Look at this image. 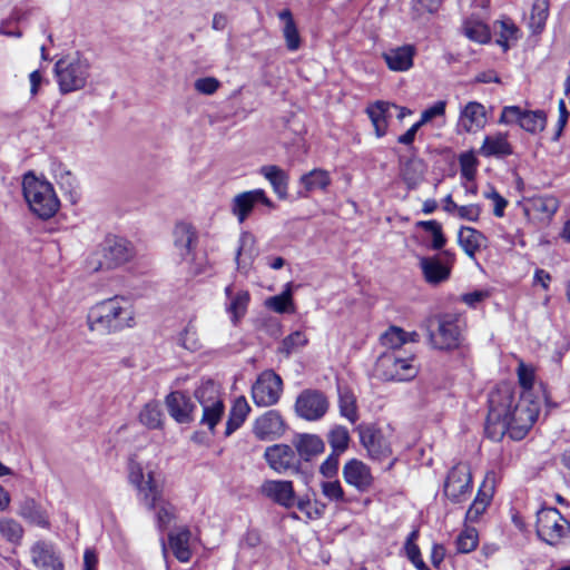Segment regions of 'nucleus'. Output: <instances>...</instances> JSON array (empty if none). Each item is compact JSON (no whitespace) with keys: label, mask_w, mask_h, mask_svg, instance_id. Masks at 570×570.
<instances>
[{"label":"nucleus","mask_w":570,"mask_h":570,"mask_svg":"<svg viewBox=\"0 0 570 570\" xmlns=\"http://www.w3.org/2000/svg\"><path fill=\"white\" fill-rule=\"evenodd\" d=\"M462 30L466 38L479 43H487L491 39L490 29L481 19L471 17L464 20Z\"/></svg>","instance_id":"ea45409f"},{"label":"nucleus","mask_w":570,"mask_h":570,"mask_svg":"<svg viewBox=\"0 0 570 570\" xmlns=\"http://www.w3.org/2000/svg\"><path fill=\"white\" fill-rule=\"evenodd\" d=\"M278 18L284 22L283 36L285 39L286 48L289 51L298 50L302 40L291 10H282L281 12H278Z\"/></svg>","instance_id":"c9c22d12"},{"label":"nucleus","mask_w":570,"mask_h":570,"mask_svg":"<svg viewBox=\"0 0 570 570\" xmlns=\"http://www.w3.org/2000/svg\"><path fill=\"white\" fill-rule=\"evenodd\" d=\"M249 410L250 407L245 397L242 396L235 400L226 422V436H229L243 425L249 413Z\"/></svg>","instance_id":"e433bc0d"},{"label":"nucleus","mask_w":570,"mask_h":570,"mask_svg":"<svg viewBox=\"0 0 570 570\" xmlns=\"http://www.w3.org/2000/svg\"><path fill=\"white\" fill-rule=\"evenodd\" d=\"M283 392V381L274 371H264L252 386V399L257 406L276 404Z\"/></svg>","instance_id":"ddd939ff"},{"label":"nucleus","mask_w":570,"mask_h":570,"mask_svg":"<svg viewBox=\"0 0 570 570\" xmlns=\"http://www.w3.org/2000/svg\"><path fill=\"white\" fill-rule=\"evenodd\" d=\"M443 0H412V10L416 17H421L424 13L436 12Z\"/></svg>","instance_id":"bf43d9fd"},{"label":"nucleus","mask_w":570,"mask_h":570,"mask_svg":"<svg viewBox=\"0 0 570 570\" xmlns=\"http://www.w3.org/2000/svg\"><path fill=\"white\" fill-rule=\"evenodd\" d=\"M458 242L464 253L474 259L475 254L485 247L487 237L473 227L462 226L458 233Z\"/></svg>","instance_id":"7c9ffc66"},{"label":"nucleus","mask_w":570,"mask_h":570,"mask_svg":"<svg viewBox=\"0 0 570 570\" xmlns=\"http://www.w3.org/2000/svg\"><path fill=\"white\" fill-rule=\"evenodd\" d=\"M499 24V39L497 42L503 48L504 51L509 49V41H515L520 37L519 28L510 20H501L497 22Z\"/></svg>","instance_id":"8fccbe9b"},{"label":"nucleus","mask_w":570,"mask_h":570,"mask_svg":"<svg viewBox=\"0 0 570 570\" xmlns=\"http://www.w3.org/2000/svg\"><path fill=\"white\" fill-rule=\"evenodd\" d=\"M414 362L413 355L402 356L400 352H384L375 363V374L383 381H410L419 373Z\"/></svg>","instance_id":"0eeeda50"},{"label":"nucleus","mask_w":570,"mask_h":570,"mask_svg":"<svg viewBox=\"0 0 570 570\" xmlns=\"http://www.w3.org/2000/svg\"><path fill=\"white\" fill-rule=\"evenodd\" d=\"M19 515L30 522L31 524L48 528L49 521L46 512L33 499H26L21 502Z\"/></svg>","instance_id":"58836bf2"},{"label":"nucleus","mask_w":570,"mask_h":570,"mask_svg":"<svg viewBox=\"0 0 570 570\" xmlns=\"http://www.w3.org/2000/svg\"><path fill=\"white\" fill-rule=\"evenodd\" d=\"M472 491V474L468 463H458L448 473L444 482V495L453 503H461Z\"/></svg>","instance_id":"f8f14e48"},{"label":"nucleus","mask_w":570,"mask_h":570,"mask_svg":"<svg viewBox=\"0 0 570 570\" xmlns=\"http://www.w3.org/2000/svg\"><path fill=\"white\" fill-rule=\"evenodd\" d=\"M549 17V1L548 0H535L532 4L529 28L532 33H540L546 26Z\"/></svg>","instance_id":"37998d69"},{"label":"nucleus","mask_w":570,"mask_h":570,"mask_svg":"<svg viewBox=\"0 0 570 570\" xmlns=\"http://www.w3.org/2000/svg\"><path fill=\"white\" fill-rule=\"evenodd\" d=\"M286 424L276 410H269L256 419L254 424V434L259 440H275L283 435Z\"/></svg>","instance_id":"412c9836"},{"label":"nucleus","mask_w":570,"mask_h":570,"mask_svg":"<svg viewBox=\"0 0 570 570\" xmlns=\"http://www.w3.org/2000/svg\"><path fill=\"white\" fill-rule=\"evenodd\" d=\"M529 209L541 218H551L559 208V202L554 196H537L529 200Z\"/></svg>","instance_id":"a19ab883"},{"label":"nucleus","mask_w":570,"mask_h":570,"mask_svg":"<svg viewBox=\"0 0 570 570\" xmlns=\"http://www.w3.org/2000/svg\"><path fill=\"white\" fill-rule=\"evenodd\" d=\"M416 227L423 228L432 235V245L433 249H441L445 243L446 238L442 232V225L436 220H420L416 223Z\"/></svg>","instance_id":"864d4df0"},{"label":"nucleus","mask_w":570,"mask_h":570,"mask_svg":"<svg viewBox=\"0 0 570 570\" xmlns=\"http://www.w3.org/2000/svg\"><path fill=\"white\" fill-rule=\"evenodd\" d=\"M459 164H460V174L463 178L466 180H473L475 173H476V166H478V159L473 155V153H464L459 157Z\"/></svg>","instance_id":"13d9d810"},{"label":"nucleus","mask_w":570,"mask_h":570,"mask_svg":"<svg viewBox=\"0 0 570 570\" xmlns=\"http://www.w3.org/2000/svg\"><path fill=\"white\" fill-rule=\"evenodd\" d=\"M163 413L157 404L148 403L139 414L140 422L149 429H157L161 425Z\"/></svg>","instance_id":"5fc2aeb1"},{"label":"nucleus","mask_w":570,"mask_h":570,"mask_svg":"<svg viewBox=\"0 0 570 570\" xmlns=\"http://www.w3.org/2000/svg\"><path fill=\"white\" fill-rule=\"evenodd\" d=\"M456 214L461 219L476 222L481 214V207L476 204L460 206Z\"/></svg>","instance_id":"338daca9"},{"label":"nucleus","mask_w":570,"mask_h":570,"mask_svg":"<svg viewBox=\"0 0 570 570\" xmlns=\"http://www.w3.org/2000/svg\"><path fill=\"white\" fill-rule=\"evenodd\" d=\"M497 483V474L490 471L485 474L482 484L479 488L478 494L466 511V519L474 522L485 511L487 507L492 501Z\"/></svg>","instance_id":"393cba45"},{"label":"nucleus","mask_w":570,"mask_h":570,"mask_svg":"<svg viewBox=\"0 0 570 570\" xmlns=\"http://www.w3.org/2000/svg\"><path fill=\"white\" fill-rule=\"evenodd\" d=\"M219 86V80L214 77L198 78L194 82L195 90L203 95L215 94Z\"/></svg>","instance_id":"052dcab7"},{"label":"nucleus","mask_w":570,"mask_h":570,"mask_svg":"<svg viewBox=\"0 0 570 570\" xmlns=\"http://www.w3.org/2000/svg\"><path fill=\"white\" fill-rule=\"evenodd\" d=\"M174 248L181 262L189 265L188 272L194 275H200L207 271V262L196 261V247L198 244V233L189 223L176 224L173 232Z\"/></svg>","instance_id":"423d86ee"},{"label":"nucleus","mask_w":570,"mask_h":570,"mask_svg":"<svg viewBox=\"0 0 570 570\" xmlns=\"http://www.w3.org/2000/svg\"><path fill=\"white\" fill-rule=\"evenodd\" d=\"M341 454L332 452L327 459L321 464L320 472L323 476L332 479L338 471V458Z\"/></svg>","instance_id":"0e129e2a"},{"label":"nucleus","mask_w":570,"mask_h":570,"mask_svg":"<svg viewBox=\"0 0 570 570\" xmlns=\"http://www.w3.org/2000/svg\"><path fill=\"white\" fill-rule=\"evenodd\" d=\"M257 203L269 208L274 207L273 202L266 196L263 189H253L237 194L232 199L230 212L242 224L247 219Z\"/></svg>","instance_id":"6ab92c4d"},{"label":"nucleus","mask_w":570,"mask_h":570,"mask_svg":"<svg viewBox=\"0 0 570 570\" xmlns=\"http://www.w3.org/2000/svg\"><path fill=\"white\" fill-rule=\"evenodd\" d=\"M263 175L272 185L274 193L282 199L287 197L288 175L276 165H266L261 167Z\"/></svg>","instance_id":"f704fd0d"},{"label":"nucleus","mask_w":570,"mask_h":570,"mask_svg":"<svg viewBox=\"0 0 570 570\" xmlns=\"http://www.w3.org/2000/svg\"><path fill=\"white\" fill-rule=\"evenodd\" d=\"M405 552L409 560L417 570H430V568L425 564V562L422 559L419 546H412L410 547V550Z\"/></svg>","instance_id":"774afa93"},{"label":"nucleus","mask_w":570,"mask_h":570,"mask_svg":"<svg viewBox=\"0 0 570 570\" xmlns=\"http://www.w3.org/2000/svg\"><path fill=\"white\" fill-rule=\"evenodd\" d=\"M350 433L345 426L335 425L327 434V441L332 448V452L342 454L350 444Z\"/></svg>","instance_id":"a18cd8bd"},{"label":"nucleus","mask_w":570,"mask_h":570,"mask_svg":"<svg viewBox=\"0 0 570 570\" xmlns=\"http://www.w3.org/2000/svg\"><path fill=\"white\" fill-rule=\"evenodd\" d=\"M0 534L11 543H19L23 535V528L13 519H0Z\"/></svg>","instance_id":"603ef678"},{"label":"nucleus","mask_w":570,"mask_h":570,"mask_svg":"<svg viewBox=\"0 0 570 570\" xmlns=\"http://www.w3.org/2000/svg\"><path fill=\"white\" fill-rule=\"evenodd\" d=\"M517 375L523 390L518 401L514 389L505 383L498 385L489 395L485 434L493 441H500L505 433L514 440H521L538 419L540 406L531 395L535 371L533 366L520 361Z\"/></svg>","instance_id":"f257e3e1"},{"label":"nucleus","mask_w":570,"mask_h":570,"mask_svg":"<svg viewBox=\"0 0 570 570\" xmlns=\"http://www.w3.org/2000/svg\"><path fill=\"white\" fill-rule=\"evenodd\" d=\"M293 445L299 460L309 461L312 458L323 453L325 444L315 434H299L293 440Z\"/></svg>","instance_id":"c756f323"},{"label":"nucleus","mask_w":570,"mask_h":570,"mask_svg":"<svg viewBox=\"0 0 570 570\" xmlns=\"http://www.w3.org/2000/svg\"><path fill=\"white\" fill-rule=\"evenodd\" d=\"M328 406V400L323 392L307 389L297 396L295 412L306 421H318L326 414Z\"/></svg>","instance_id":"4468645a"},{"label":"nucleus","mask_w":570,"mask_h":570,"mask_svg":"<svg viewBox=\"0 0 570 570\" xmlns=\"http://www.w3.org/2000/svg\"><path fill=\"white\" fill-rule=\"evenodd\" d=\"M308 340L306 335L301 332L296 331L289 335H287L283 341L282 345L279 347V351L284 353L286 356L291 355L292 353L298 351L299 348L304 347L307 344Z\"/></svg>","instance_id":"6e6d98bb"},{"label":"nucleus","mask_w":570,"mask_h":570,"mask_svg":"<svg viewBox=\"0 0 570 570\" xmlns=\"http://www.w3.org/2000/svg\"><path fill=\"white\" fill-rule=\"evenodd\" d=\"M264 458L269 468L281 474L288 471L297 473L301 469V460L288 444H274L266 448Z\"/></svg>","instance_id":"dca6fc26"},{"label":"nucleus","mask_w":570,"mask_h":570,"mask_svg":"<svg viewBox=\"0 0 570 570\" xmlns=\"http://www.w3.org/2000/svg\"><path fill=\"white\" fill-rule=\"evenodd\" d=\"M129 483L135 488L138 502L145 508H154L155 502L165 497L164 483L150 466L131 461L128 470Z\"/></svg>","instance_id":"20e7f679"},{"label":"nucleus","mask_w":570,"mask_h":570,"mask_svg":"<svg viewBox=\"0 0 570 570\" xmlns=\"http://www.w3.org/2000/svg\"><path fill=\"white\" fill-rule=\"evenodd\" d=\"M135 255L131 243L121 237L106 238L101 248V259L92 266L95 272L117 268L129 262Z\"/></svg>","instance_id":"9b49d317"},{"label":"nucleus","mask_w":570,"mask_h":570,"mask_svg":"<svg viewBox=\"0 0 570 570\" xmlns=\"http://www.w3.org/2000/svg\"><path fill=\"white\" fill-rule=\"evenodd\" d=\"M257 255L258 249L255 236L248 232L242 233L235 257L237 269L240 273L247 274Z\"/></svg>","instance_id":"bb28decb"},{"label":"nucleus","mask_w":570,"mask_h":570,"mask_svg":"<svg viewBox=\"0 0 570 570\" xmlns=\"http://www.w3.org/2000/svg\"><path fill=\"white\" fill-rule=\"evenodd\" d=\"M537 535L549 546H558L570 532L568 522L556 508H544L537 513Z\"/></svg>","instance_id":"6e6552de"},{"label":"nucleus","mask_w":570,"mask_h":570,"mask_svg":"<svg viewBox=\"0 0 570 570\" xmlns=\"http://www.w3.org/2000/svg\"><path fill=\"white\" fill-rule=\"evenodd\" d=\"M391 108H397V106L386 101H376L366 108V114L372 121L377 137H383L386 134Z\"/></svg>","instance_id":"2f4dec72"},{"label":"nucleus","mask_w":570,"mask_h":570,"mask_svg":"<svg viewBox=\"0 0 570 570\" xmlns=\"http://www.w3.org/2000/svg\"><path fill=\"white\" fill-rule=\"evenodd\" d=\"M547 117L544 111H524L520 127L528 132L537 134L546 128Z\"/></svg>","instance_id":"de8ad7c7"},{"label":"nucleus","mask_w":570,"mask_h":570,"mask_svg":"<svg viewBox=\"0 0 570 570\" xmlns=\"http://www.w3.org/2000/svg\"><path fill=\"white\" fill-rule=\"evenodd\" d=\"M195 396L203 406L200 423L207 425L213 431L222 420L225 410L216 384L210 380L203 382L195 391Z\"/></svg>","instance_id":"9d476101"},{"label":"nucleus","mask_w":570,"mask_h":570,"mask_svg":"<svg viewBox=\"0 0 570 570\" xmlns=\"http://www.w3.org/2000/svg\"><path fill=\"white\" fill-rule=\"evenodd\" d=\"M267 308L283 314L293 311V299H292V291L291 285L288 284L286 289L282 292L279 295H275L268 297L265 302Z\"/></svg>","instance_id":"09e8293b"},{"label":"nucleus","mask_w":570,"mask_h":570,"mask_svg":"<svg viewBox=\"0 0 570 570\" xmlns=\"http://www.w3.org/2000/svg\"><path fill=\"white\" fill-rule=\"evenodd\" d=\"M425 173L424 163L415 157L400 161V176L409 189H415L422 181Z\"/></svg>","instance_id":"473e14b6"},{"label":"nucleus","mask_w":570,"mask_h":570,"mask_svg":"<svg viewBox=\"0 0 570 570\" xmlns=\"http://www.w3.org/2000/svg\"><path fill=\"white\" fill-rule=\"evenodd\" d=\"M89 331L99 334L120 332L135 325L131 303L124 296H114L92 305L87 314Z\"/></svg>","instance_id":"f03ea898"},{"label":"nucleus","mask_w":570,"mask_h":570,"mask_svg":"<svg viewBox=\"0 0 570 570\" xmlns=\"http://www.w3.org/2000/svg\"><path fill=\"white\" fill-rule=\"evenodd\" d=\"M225 311L229 314L232 323L237 325L247 313L250 294L247 289L236 288L230 284L225 287Z\"/></svg>","instance_id":"b1692460"},{"label":"nucleus","mask_w":570,"mask_h":570,"mask_svg":"<svg viewBox=\"0 0 570 570\" xmlns=\"http://www.w3.org/2000/svg\"><path fill=\"white\" fill-rule=\"evenodd\" d=\"M332 183L327 170L315 168L299 178V184L304 187V193L299 191L302 197H307L309 193L325 190Z\"/></svg>","instance_id":"72a5a7b5"},{"label":"nucleus","mask_w":570,"mask_h":570,"mask_svg":"<svg viewBox=\"0 0 570 570\" xmlns=\"http://www.w3.org/2000/svg\"><path fill=\"white\" fill-rule=\"evenodd\" d=\"M166 405L170 416L178 423L185 424L193 421L195 404L183 392H171L166 397Z\"/></svg>","instance_id":"a878e982"},{"label":"nucleus","mask_w":570,"mask_h":570,"mask_svg":"<svg viewBox=\"0 0 570 570\" xmlns=\"http://www.w3.org/2000/svg\"><path fill=\"white\" fill-rule=\"evenodd\" d=\"M487 124V111L482 104L478 101H469L461 108L458 128L459 132H476L484 128Z\"/></svg>","instance_id":"4be33fe9"},{"label":"nucleus","mask_w":570,"mask_h":570,"mask_svg":"<svg viewBox=\"0 0 570 570\" xmlns=\"http://www.w3.org/2000/svg\"><path fill=\"white\" fill-rule=\"evenodd\" d=\"M55 73L60 92L66 95L85 88L90 77V63L86 58L68 56L56 62Z\"/></svg>","instance_id":"39448f33"},{"label":"nucleus","mask_w":570,"mask_h":570,"mask_svg":"<svg viewBox=\"0 0 570 570\" xmlns=\"http://www.w3.org/2000/svg\"><path fill=\"white\" fill-rule=\"evenodd\" d=\"M453 263L454 254L449 250L442 253V258L440 256L420 258V267L424 279L431 285H438L448 281Z\"/></svg>","instance_id":"2eb2a0df"},{"label":"nucleus","mask_w":570,"mask_h":570,"mask_svg":"<svg viewBox=\"0 0 570 570\" xmlns=\"http://www.w3.org/2000/svg\"><path fill=\"white\" fill-rule=\"evenodd\" d=\"M415 48L405 45L383 52V59L392 71H407L413 66Z\"/></svg>","instance_id":"cd10ccee"},{"label":"nucleus","mask_w":570,"mask_h":570,"mask_svg":"<svg viewBox=\"0 0 570 570\" xmlns=\"http://www.w3.org/2000/svg\"><path fill=\"white\" fill-rule=\"evenodd\" d=\"M190 531L186 528L169 534V546L175 557L181 561L187 562L191 557L189 548Z\"/></svg>","instance_id":"4c0bfd02"},{"label":"nucleus","mask_w":570,"mask_h":570,"mask_svg":"<svg viewBox=\"0 0 570 570\" xmlns=\"http://www.w3.org/2000/svg\"><path fill=\"white\" fill-rule=\"evenodd\" d=\"M30 556L38 570H63L61 557L51 542L37 541L30 548Z\"/></svg>","instance_id":"aec40b11"},{"label":"nucleus","mask_w":570,"mask_h":570,"mask_svg":"<svg viewBox=\"0 0 570 570\" xmlns=\"http://www.w3.org/2000/svg\"><path fill=\"white\" fill-rule=\"evenodd\" d=\"M446 102L444 100L436 101L433 106L426 108L419 120V122L423 126L426 122L431 121L433 118L443 116L445 112Z\"/></svg>","instance_id":"69168bd1"},{"label":"nucleus","mask_w":570,"mask_h":570,"mask_svg":"<svg viewBox=\"0 0 570 570\" xmlns=\"http://www.w3.org/2000/svg\"><path fill=\"white\" fill-rule=\"evenodd\" d=\"M259 493L285 509L295 507L297 501L293 482L288 480H265Z\"/></svg>","instance_id":"f3484780"},{"label":"nucleus","mask_w":570,"mask_h":570,"mask_svg":"<svg viewBox=\"0 0 570 570\" xmlns=\"http://www.w3.org/2000/svg\"><path fill=\"white\" fill-rule=\"evenodd\" d=\"M338 407L342 416L347 419L352 424L358 420L356 397L348 390H340Z\"/></svg>","instance_id":"c03bdc74"},{"label":"nucleus","mask_w":570,"mask_h":570,"mask_svg":"<svg viewBox=\"0 0 570 570\" xmlns=\"http://www.w3.org/2000/svg\"><path fill=\"white\" fill-rule=\"evenodd\" d=\"M321 490L325 498L335 503L347 502L344 490L340 481H324L321 483Z\"/></svg>","instance_id":"4d7b16f0"},{"label":"nucleus","mask_w":570,"mask_h":570,"mask_svg":"<svg viewBox=\"0 0 570 570\" xmlns=\"http://www.w3.org/2000/svg\"><path fill=\"white\" fill-rule=\"evenodd\" d=\"M361 444L366 449L373 460H383L392 454L390 444L379 430L371 424H360L356 426Z\"/></svg>","instance_id":"a211bd4d"},{"label":"nucleus","mask_w":570,"mask_h":570,"mask_svg":"<svg viewBox=\"0 0 570 570\" xmlns=\"http://www.w3.org/2000/svg\"><path fill=\"white\" fill-rule=\"evenodd\" d=\"M404 330L392 325L380 336V343L386 347L387 352H400L404 345Z\"/></svg>","instance_id":"49530a36"},{"label":"nucleus","mask_w":570,"mask_h":570,"mask_svg":"<svg viewBox=\"0 0 570 570\" xmlns=\"http://www.w3.org/2000/svg\"><path fill=\"white\" fill-rule=\"evenodd\" d=\"M479 543V534L474 528H465L461 533L456 537L455 546L456 551L460 553H469L478 547Z\"/></svg>","instance_id":"3c124183"},{"label":"nucleus","mask_w":570,"mask_h":570,"mask_svg":"<svg viewBox=\"0 0 570 570\" xmlns=\"http://www.w3.org/2000/svg\"><path fill=\"white\" fill-rule=\"evenodd\" d=\"M484 197L493 202V215L499 218L503 217L504 210L508 206V200L502 197L495 188H491L489 191H485Z\"/></svg>","instance_id":"680f3d73"},{"label":"nucleus","mask_w":570,"mask_h":570,"mask_svg":"<svg viewBox=\"0 0 570 570\" xmlns=\"http://www.w3.org/2000/svg\"><path fill=\"white\" fill-rule=\"evenodd\" d=\"M344 481L360 492H366L373 484L370 468L357 459H351L343 466Z\"/></svg>","instance_id":"5701e85b"},{"label":"nucleus","mask_w":570,"mask_h":570,"mask_svg":"<svg viewBox=\"0 0 570 570\" xmlns=\"http://www.w3.org/2000/svg\"><path fill=\"white\" fill-rule=\"evenodd\" d=\"M479 153L483 157L503 158L513 154V148L508 141L507 134L497 132L484 137Z\"/></svg>","instance_id":"c85d7f7f"},{"label":"nucleus","mask_w":570,"mask_h":570,"mask_svg":"<svg viewBox=\"0 0 570 570\" xmlns=\"http://www.w3.org/2000/svg\"><path fill=\"white\" fill-rule=\"evenodd\" d=\"M22 193L30 210L41 219L53 217L60 208V200L52 184L33 173L23 176Z\"/></svg>","instance_id":"7ed1b4c3"},{"label":"nucleus","mask_w":570,"mask_h":570,"mask_svg":"<svg viewBox=\"0 0 570 570\" xmlns=\"http://www.w3.org/2000/svg\"><path fill=\"white\" fill-rule=\"evenodd\" d=\"M524 110H522L518 106H507L502 109L499 122L500 124H521V118L523 117Z\"/></svg>","instance_id":"e2e57ef3"},{"label":"nucleus","mask_w":570,"mask_h":570,"mask_svg":"<svg viewBox=\"0 0 570 570\" xmlns=\"http://www.w3.org/2000/svg\"><path fill=\"white\" fill-rule=\"evenodd\" d=\"M465 322L458 315L445 314L438 318V331L430 333V340L439 350H453L461 345Z\"/></svg>","instance_id":"1a4fd4ad"},{"label":"nucleus","mask_w":570,"mask_h":570,"mask_svg":"<svg viewBox=\"0 0 570 570\" xmlns=\"http://www.w3.org/2000/svg\"><path fill=\"white\" fill-rule=\"evenodd\" d=\"M146 509L155 513L156 523L160 531L167 529L176 517V508L165 497L160 498L158 502H155L154 508Z\"/></svg>","instance_id":"79ce46f5"}]
</instances>
